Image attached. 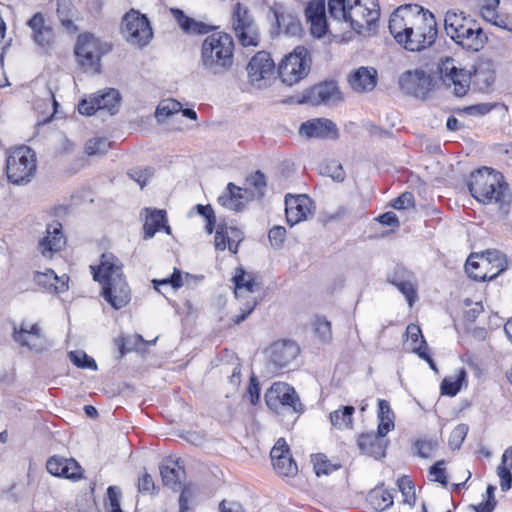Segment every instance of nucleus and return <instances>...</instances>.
<instances>
[{
    "label": "nucleus",
    "instance_id": "obj_62",
    "mask_svg": "<svg viewBox=\"0 0 512 512\" xmlns=\"http://www.w3.org/2000/svg\"><path fill=\"white\" fill-rule=\"evenodd\" d=\"M393 207L398 210H404L414 207V197L410 192H405L395 199Z\"/></svg>",
    "mask_w": 512,
    "mask_h": 512
},
{
    "label": "nucleus",
    "instance_id": "obj_23",
    "mask_svg": "<svg viewBox=\"0 0 512 512\" xmlns=\"http://www.w3.org/2000/svg\"><path fill=\"white\" fill-rule=\"evenodd\" d=\"M347 81L353 92L368 93L376 87L377 71L373 67H359L350 72Z\"/></svg>",
    "mask_w": 512,
    "mask_h": 512
},
{
    "label": "nucleus",
    "instance_id": "obj_15",
    "mask_svg": "<svg viewBox=\"0 0 512 512\" xmlns=\"http://www.w3.org/2000/svg\"><path fill=\"white\" fill-rule=\"evenodd\" d=\"M439 71L444 84L453 87V93L458 96H464L470 85V74L465 69L457 66L452 58H445L439 64Z\"/></svg>",
    "mask_w": 512,
    "mask_h": 512
},
{
    "label": "nucleus",
    "instance_id": "obj_53",
    "mask_svg": "<svg viewBox=\"0 0 512 512\" xmlns=\"http://www.w3.org/2000/svg\"><path fill=\"white\" fill-rule=\"evenodd\" d=\"M423 512H451V504L448 499L430 501L422 505Z\"/></svg>",
    "mask_w": 512,
    "mask_h": 512
},
{
    "label": "nucleus",
    "instance_id": "obj_44",
    "mask_svg": "<svg viewBox=\"0 0 512 512\" xmlns=\"http://www.w3.org/2000/svg\"><path fill=\"white\" fill-rule=\"evenodd\" d=\"M276 19L279 27H283L285 33L290 35H297L301 31V24L299 20L290 13H276Z\"/></svg>",
    "mask_w": 512,
    "mask_h": 512
},
{
    "label": "nucleus",
    "instance_id": "obj_58",
    "mask_svg": "<svg viewBox=\"0 0 512 512\" xmlns=\"http://www.w3.org/2000/svg\"><path fill=\"white\" fill-rule=\"evenodd\" d=\"M196 209L198 213L206 219V231L207 233L211 234L215 224V216L212 207L210 205H197Z\"/></svg>",
    "mask_w": 512,
    "mask_h": 512
},
{
    "label": "nucleus",
    "instance_id": "obj_57",
    "mask_svg": "<svg viewBox=\"0 0 512 512\" xmlns=\"http://www.w3.org/2000/svg\"><path fill=\"white\" fill-rule=\"evenodd\" d=\"M154 288L158 290V285H171L173 288H179L183 286V280L181 276V272L177 269H174V272L170 278H165L162 280H153Z\"/></svg>",
    "mask_w": 512,
    "mask_h": 512
},
{
    "label": "nucleus",
    "instance_id": "obj_64",
    "mask_svg": "<svg viewBox=\"0 0 512 512\" xmlns=\"http://www.w3.org/2000/svg\"><path fill=\"white\" fill-rule=\"evenodd\" d=\"M195 488L193 486H184L179 497V510L186 512L188 509V501L194 495Z\"/></svg>",
    "mask_w": 512,
    "mask_h": 512
},
{
    "label": "nucleus",
    "instance_id": "obj_50",
    "mask_svg": "<svg viewBox=\"0 0 512 512\" xmlns=\"http://www.w3.org/2000/svg\"><path fill=\"white\" fill-rule=\"evenodd\" d=\"M468 433V426L466 424L457 425L449 437V446L455 450L459 449Z\"/></svg>",
    "mask_w": 512,
    "mask_h": 512
},
{
    "label": "nucleus",
    "instance_id": "obj_30",
    "mask_svg": "<svg viewBox=\"0 0 512 512\" xmlns=\"http://www.w3.org/2000/svg\"><path fill=\"white\" fill-rule=\"evenodd\" d=\"M144 213L143 230L145 239L152 238L162 228L170 234V227L166 225V213L164 210L145 209Z\"/></svg>",
    "mask_w": 512,
    "mask_h": 512
},
{
    "label": "nucleus",
    "instance_id": "obj_13",
    "mask_svg": "<svg viewBox=\"0 0 512 512\" xmlns=\"http://www.w3.org/2000/svg\"><path fill=\"white\" fill-rule=\"evenodd\" d=\"M121 31L126 41L137 47L147 45L153 37L148 19L135 10L125 14Z\"/></svg>",
    "mask_w": 512,
    "mask_h": 512
},
{
    "label": "nucleus",
    "instance_id": "obj_49",
    "mask_svg": "<svg viewBox=\"0 0 512 512\" xmlns=\"http://www.w3.org/2000/svg\"><path fill=\"white\" fill-rule=\"evenodd\" d=\"M438 445L439 443L437 439L434 438H425L415 442V447L417 449L418 456L422 458L432 457Z\"/></svg>",
    "mask_w": 512,
    "mask_h": 512
},
{
    "label": "nucleus",
    "instance_id": "obj_9",
    "mask_svg": "<svg viewBox=\"0 0 512 512\" xmlns=\"http://www.w3.org/2000/svg\"><path fill=\"white\" fill-rule=\"evenodd\" d=\"M310 67L309 51L303 46H297L281 61L278 68L279 77L287 86H293L308 75Z\"/></svg>",
    "mask_w": 512,
    "mask_h": 512
},
{
    "label": "nucleus",
    "instance_id": "obj_45",
    "mask_svg": "<svg viewBox=\"0 0 512 512\" xmlns=\"http://www.w3.org/2000/svg\"><path fill=\"white\" fill-rule=\"evenodd\" d=\"M57 15L66 29L73 27L74 7L70 0L57 1Z\"/></svg>",
    "mask_w": 512,
    "mask_h": 512
},
{
    "label": "nucleus",
    "instance_id": "obj_55",
    "mask_svg": "<svg viewBox=\"0 0 512 512\" xmlns=\"http://www.w3.org/2000/svg\"><path fill=\"white\" fill-rule=\"evenodd\" d=\"M396 287L404 294L409 306L411 307L417 299L416 289L413 283L409 281H402L396 283Z\"/></svg>",
    "mask_w": 512,
    "mask_h": 512
},
{
    "label": "nucleus",
    "instance_id": "obj_12",
    "mask_svg": "<svg viewBox=\"0 0 512 512\" xmlns=\"http://www.w3.org/2000/svg\"><path fill=\"white\" fill-rule=\"evenodd\" d=\"M233 282L235 297L239 301H242L243 305L240 307V310L242 311L241 316H237L234 319V322L239 324L246 319L257 305V301L253 296V293L258 288V283L255 281L254 277L250 273H247L243 268H237L235 270Z\"/></svg>",
    "mask_w": 512,
    "mask_h": 512
},
{
    "label": "nucleus",
    "instance_id": "obj_47",
    "mask_svg": "<svg viewBox=\"0 0 512 512\" xmlns=\"http://www.w3.org/2000/svg\"><path fill=\"white\" fill-rule=\"evenodd\" d=\"M110 147V143L106 138L96 137L87 141L85 152L89 156H100L105 154Z\"/></svg>",
    "mask_w": 512,
    "mask_h": 512
},
{
    "label": "nucleus",
    "instance_id": "obj_5",
    "mask_svg": "<svg viewBox=\"0 0 512 512\" xmlns=\"http://www.w3.org/2000/svg\"><path fill=\"white\" fill-rule=\"evenodd\" d=\"M444 29L456 44L468 51L478 52L487 42V36L480 25L463 11H447Z\"/></svg>",
    "mask_w": 512,
    "mask_h": 512
},
{
    "label": "nucleus",
    "instance_id": "obj_19",
    "mask_svg": "<svg viewBox=\"0 0 512 512\" xmlns=\"http://www.w3.org/2000/svg\"><path fill=\"white\" fill-rule=\"evenodd\" d=\"M299 135L306 139H331L338 138V129L335 123L327 118H314L302 123L299 127Z\"/></svg>",
    "mask_w": 512,
    "mask_h": 512
},
{
    "label": "nucleus",
    "instance_id": "obj_8",
    "mask_svg": "<svg viewBox=\"0 0 512 512\" xmlns=\"http://www.w3.org/2000/svg\"><path fill=\"white\" fill-rule=\"evenodd\" d=\"M506 267L507 259L505 255L494 250L470 255L465 270L469 277L474 280L486 281L496 278Z\"/></svg>",
    "mask_w": 512,
    "mask_h": 512
},
{
    "label": "nucleus",
    "instance_id": "obj_61",
    "mask_svg": "<svg viewBox=\"0 0 512 512\" xmlns=\"http://www.w3.org/2000/svg\"><path fill=\"white\" fill-rule=\"evenodd\" d=\"M156 486L152 476L148 473H144L138 480V491L141 493L152 494Z\"/></svg>",
    "mask_w": 512,
    "mask_h": 512
},
{
    "label": "nucleus",
    "instance_id": "obj_51",
    "mask_svg": "<svg viewBox=\"0 0 512 512\" xmlns=\"http://www.w3.org/2000/svg\"><path fill=\"white\" fill-rule=\"evenodd\" d=\"M496 487L492 484H489L486 488V501L479 503L478 505L473 506L475 512H492L495 505L496 500L494 497V492Z\"/></svg>",
    "mask_w": 512,
    "mask_h": 512
},
{
    "label": "nucleus",
    "instance_id": "obj_1",
    "mask_svg": "<svg viewBox=\"0 0 512 512\" xmlns=\"http://www.w3.org/2000/svg\"><path fill=\"white\" fill-rule=\"evenodd\" d=\"M389 30L396 42L411 52L431 47L437 38L434 15L416 4L398 7L390 16Z\"/></svg>",
    "mask_w": 512,
    "mask_h": 512
},
{
    "label": "nucleus",
    "instance_id": "obj_29",
    "mask_svg": "<svg viewBox=\"0 0 512 512\" xmlns=\"http://www.w3.org/2000/svg\"><path fill=\"white\" fill-rule=\"evenodd\" d=\"M34 281L40 287L53 293H61L68 288V277L66 275L59 277L51 269H47L44 272H36L34 274Z\"/></svg>",
    "mask_w": 512,
    "mask_h": 512
},
{
    "label": "nucleus",
    "instance_id": "obj_34",
    "mask_svg": "<svg viewBox=\"0 0 512 512\" xmlns=\"http://www.w3.org/2000/svg\"><path fill=\"white\" fill-rule=\"evenodd\" d=\"M15 340L20 342L23 346H27L36 351H42L45 348L42 343H38L41 342L42 339L37 324H32L29 329L22 327L15 333Z\"/></svg>",
    "mask_w": 512,
    "mask_h": 512
},
{
    "label": "nucleus",
    "instance_id": "obj_10",
    "mask_svg": "<svg viewBox=\"0 0 512 512\" xmlns=\"http://www.w3.org/2000/svg\"><path fill=\"white\" fill-rule=\"evenodd\" d=\"M231 27L243 47H257L260 35L257 24L247 7L236 3L231 14Z\"/></svg>",
    "mask_w": 512,
    "mask_h": 512
},
{
    "label": "nucleus",
    "instance_id": "obj_24",
    "mask_svg": "<svg viewBox=\"0 0 512 512\" xmlns=\"http://www.w3.org/2000/svg\"><path fill=\"white\" fill-rule=\"evenodd\" d=\"M299 347L293 341H278L267 350L269 360L277 367H285L299 354Z\"/></svg>",
    "mask_w": 512,
    "mask_h": 512
},
{
    "label": "nucleus",
    "instance_id": "obj_18",
    "mask_svg": "<svg viewBox=\"0 0 512 512\" xmlns=\"http://www.w3.org/2000/svg\"><path fill=\"white\" fill-rule=\"evenodd\" d=\"M304 102L318 106L331 105L342 100V94L334 81H325L309 88L303 95Z\"/></svg>",
    "mask_w": 512,
    "mask_h": 512
},
{
    "label": "nucleus",
    "instance_id": "obj_26",
    "mask_svg": "<svg viewBox=\"0 0 512 512\" xmlns=\"http://www.w3.org/2000/svg\"><path fill=\"white\" fill-rule=\"evenodd\" d=\"M46 468L54 476L71 480L81 478V467L74 459L53 456L47 461Z\"/></svg>",
    "mask_w": 512,
    "mask_h": 512
},
{
    "label": "nucleus",
    "instance_id": "obj_21",
    "mask_svg": "<svg viewBox=\"0 0 512 512\" xmlns=\"http://www.w3.org/2000/svg\"><path fill=\"white\" fill-rule=\"evenodd\" d=\"M399 85L406 94L425 98L431 89V79L424 71L416 69L404 72Z\"/></svg>",
    "mask_w": 512,
    "mask_h": 512
},
{
    "label": "nucleus",
    "instance_id": "obj_59",
    "mask_svg": "<svg viewBox=\"0 0 512 512\" xmlns=\"http://www.w3.org/2000/svg\"><path fill=\"white\" fill-rule=\"evenodd\" d=\"M97 110H99V107L97 105V101H96L94 95L89 96V98L83 99L78 104V111L82 115L89 116V115L94 114Z\"/></svg>",
    "mask_w": 512,
    "mask_h": 512
},
{
    "label": "nucleus",
    "instance_id": "obj_42",
    "mask_svg": "<svg viewBox=\"0 0 512 512\" xmlns=\"http://www.w3.org/2000/svg\"><path fill=\"white\" fill-rule=\"evenodd\" d=\"M182 110L180 102L174 99L162 100L156 109L155 116L159 122H164L169 116Z\"/></svg>",
    "mask_w": 512,
    "mask_h": 512
},
{
    "label": "nucleus",
    "instance_id": "obj_6",
    "mask_svg": "<svg viewBox=\"0 0 512 512\" xmlns=\"http://www.w3.org/2000/svg\"><path fill=\"white\" fill-rule=\"evenodd\" d=\"M469 191L472 196L484 204H509L512 195L500 172L483 167L471 173Z\"/></svg>",
    "mask_w": 512,
    "mask_h": 512
},
{
    "label": "nucleus",
    "instance_id": "obj_52",
    "mask_svg": "<svg viewBox=\"0 0 512 512\" xmlns=\"http://www.w3.org/2000/svg\"><path fill=\"white\" fill-rule=\"evenodd\" d=\"M444 461L440 460L436 462L429 469V479L434 482H439L443 486L447 485V475L445 468L443 467Z\"/></svg>",
    "mask_w": 512,
    "mask_h": 512
},
{
    "label": "nucleus",
    "instance_id": "obj_37",
    "mask_svg": "<svg viewBox=\"0 0 512 512\" xmlns=\"http://www.w3.org/2000/svg\"><path fill=\"white\" fill-rule=\"evenodd\" d=\"M367 501L376 512H382L393 505L392 494L381 488H375L368 494Z\"/></svg>",
    "mask_w": 512,
    "mask_h": 512
},
{
    "label": "nucleus",
    "instance_id": "obj_36",
    "mask_svg": "<svg viewBox=\"0 0 512 512\" xmlns=\"http://www.w3.org/2000/svg\"><path fill=\"white\" fill-rule=\"evenodd\" d=\"M183 474L184 471L182 467L178 465V462L172 463V465L163 463L160 466V475L163 484L172 490H177L181 487V477Z\"/></svg>",
    "mask_w": 512,
    "mask_h": 512
},
{
    "label": "nucleus",
    "instance_id": "obj_48",
    "mask_svg": "<svg viewBox=\"0 0 512 512\" xmlns=\"http://www.w3.org/2000/svg\"><path fill=\"white\" fill-rule=\"evenodd\" d=\"M69 358L71 362L79 368L97 370L95 360L83 351H71Z\"/></svg>",
    "mask_w": 512,
    "mask_h": 512
},
{
    "label": "nucleus",
    "instance_id": "obj_16",
    "mask_svg": "<svg viewBox=\"0 0 512 512\" xmlns=\"http://www.w3.org/2000/svg\"><path fill=\"white\" fill-rule=\"evenodd\" d=\"M265 400L270 409L278 411L280 408H291L298 412V397L293 387L287 383H274L266 392Z\"/></svg>",
    "mask_w": 512,
    "mask_h": 512
},
{
    "label": "nucleus",
    "instance_id": "obj_35",
    "mask_svg": "<svg viewBox=\"0 0 512 512\" xmlns=\"http://www.w3.org/2000/svg\"><path fill=\"white\" fill-rule=\"evenodd\" d=\"M497 476L500 479V489L503 492L508 491L512 486V446L504 451L497 467Z\"/></svg>",
    "mask_w": 512,
    "mask_h": 512
},
{
    "label": "nucleus",
    "instance_id": "obj_17",
    "mask_svg": "<svg viewBox=\"0 0 512 512\" xmlns=\"http://www.w3.org/2000/svg\"><path fill=\"white\" fill-rule=\"evenodd\" d=\"M314 210L313 201L305 194L285 196V214L287 223L294 226L306 221Z\"/></svg>",
    "mask_w": 512,
    "mask_h": 512
},
{
    "label": "nucleus",
    "instance_id": "obj_38",
    "mask_svg": "<svg viewBox=\"0 0 512 512\" xmlns=\"http://www.w3.org/2000/svg\"><path fill=\"white\" fill-rule=\"evenodd\" d=\"M93 95L97 101L99 110L106 109L110 111L111 114L117 110L120 103V94L117 90L109 88L102 93H95Z\"/></svg>",
    "mask_w": 512,
    "mask_h": 512
},
{
    "label": "nucleus",
    "instance_id": "obj_31",
    "mask_svg": "<svg viewBox=\"0 0 512 512\" xmlns=\"http://www.w3.org/2000/svg\"><path fill=\"white\" fill-rule=\"evenodd\" d=\"M381 438L378 434L366 433L358 437L357 444L362 453L378 459L385 456V445Z\"/></svg>",
    "mask_w": 512,
    "mask_h": 512
},
{
    "label": "nucleus",
    "instance_id": "obj_4",
    "mask_svg": "<svg viewBox=\"0 0 512 512\" xmlns=\"http://www.w3.org/2000/svg\"><path fill=\"white\" fill-rule=\"evenodd\" d=\"M235 43L226 32H214L204 38L200 48L199 64L209 75H221L234 64Z\"/></svg>",
    "mask_w": 512,
    "mask_h": 512
},
{
    "label": "nucleus",
    "instance_id": "obj_11",
    "mask_svg": "<svg viewBox=\"0 0 512 512\" xmlns=\"http://www.w3.org/2000/svg\"><path fill=\"white\" fill-rule=\"evenodd\" d=\"M107 48L93 34H81L75 45V55L78 63L86 71L92 74L98 73L100 60Z\"/></svg>",
    "mask_w": 512,
    "mask_h": 512
},
{
    "label": "nucleus",
    "instance_id": "obj_28",
    "mask_svg": "<svg viewBox=\"0 0 512 512\" xmlns=\"http://www.w3.org/2000/svg\"><path fill=\"white\" fill-rule=\"evenodd\" d=\"M27 24L32 31V38L37 45L46 47L52 44V29L46 24L45 18L41 13L34 14Z\"/></svg>",
    "mask_w": 512,
    "mask_h": 512
},
{
    "label": "nucleus",
    "instance_id": "obj_25",
    "mask_svg": "<svg viewBox=\"0 0 512 512\" xmlns=\"http://www.w3.org/2000/svg\"><path fill=\"white\" fill-rule=\"evenodd\" d=\"M404 348L418 354V356L426 360L433 370H436L435 364L429 357L426 341L422 335L421 329L416 324H409L406 328V339L404 341Z\"/></svg>",
    "mask_w": 512,
    "mask_h": 512
},
{
    "label": "nucleus",
    "instance_id": "obj_2",
    "mask_svg": "<svg viewBox=\"0 0 512 512\" xmlns=\"http://www.w3.org/2000/svg\"><path fill=\"white\" fill-rule=\"evenodd\" d=\"M93 278L102 287V296L114 309L125 307L131 291L123 275L122 262L112 253H104L98 266H91Z\"/></svg>",
    "mask_w": 512,
    "mask_h": 512
},
{
    "label": "nucleus",
    "instance_id": "obj_39",
    "mask_svg": "<svg viewBox=\"0 0 512 512\" xmlns=\"http://www.w3.org/2000/svg\"><path fill=\"white\" fill-rule=\"evenodd\" d=\"M466 371L460 369L456 374L446 377L441 384L442 394L455 396L462 388L466 380Z\"/></svg>",
    "mask_w": 512,
    "mask_h": 512
},
{
    "label": "nucleus",
    "instance_id": "obj_14",
    "mask_svg": "<svg viewBox=\"0 0 512 512\" xmlns=\"http://www.w3.org/2000/svg\"><path fill=\"white\" fill-rule=\"evenodd\" d=\"M275 64L269 53L260 51L247 65L249 82L256 88H265L274 79Z\"/></svg>",
    "mask_w": 512,
    "mask_h": 512
},
{
    "label": "nucleus",
    "instance_id": "obj_54",
    "mask_svg": "<svg viewBox=\"0 0 512 512\" xmlns=\"http://www.w3.org/2000/svg\"><path fill=\"white\" fill-rule=\"evenodd\" d=\"M268 237L273 247L280 248L286 238V229L282 226H275L269 231Z\"/></svg>",
    "mask_w": 512,
    "mask_h": 512
},
{
    "label": "nucleus",
    "instance_id": "obj_32",
    "mask_svg": "<svg viewBox=\"0 0 512 512\" xmlns=\"http://www.w3.org/2000/svg\"><path fill=\"white\" fill-rule=\"evenodd\" d=\"M170 12L182 31L187 34H205L210 30L208 25L186 16L180 9L171 8Z\"/></svg>",
    "mask_w": 512,
    "mask_h": 512
},
{
    "label": "nucleus",
    "instance_id": "obj_63",
    "mask_svg": "<svg viewBox=\"0 0 512 512\" xmlns=\"http://www.w3.org/2000/svg\"><path fill=\"white\" fill-rule=\"evenodd\" d=\"M379 425L377 429V434L380 437L386 436L391 430L394 429V417H378Z\"/></svg>",
    "mask_w": 512,
    "mask_h": 512
},
{
    "label": "nucleus",
    "instance_id": "obj_40",
    "mask_svg": "<svg viewBox=\"0 0 512 512\" xmlns=\"http://www.w3.org/2000/svg\"><path fill=\"white\" fill-rule=\"evenodd\" d=\"M355 409L352 406H345L342 409L330 413L331 424L338 429L352 428L353 413Z\"/></svg>",
    "mask_w": 512,
    "mask_h": 512
},
{
    "label": "nucleus",
    "instance_id": "obj_27",
    "mask_svg": "<svg viewBox=\"0 0 512 512\" xmlns=\"http://www.w3.org/2000/svg\"><path fill=\"white\" fill-rule=\"evenodd\" d=\"M64 244L65 238L62 233V225L59 222H53L47 225L46 236L39 242V250L43 256L51 257Z\"/></svg>",
    "mask_w": 512,
    "mask_h": 512
},
{
    "label": "nucleus",
    "instance_id": "obj_46",
    "mask_svg": "<svg viewBox=\"0 0 512 512\" xmlns=\"http://www.w3.org/2000/svg\"><path fill=\"white\" fill-rule=\"evenodd\" d=\"M398 488L403 497V503L413 507L416 503V494L413 482L407 476H403L397 481Z\"/></svg>",
    "mask_w": 512,
    "mask_h": 512
},
{
    "label": "nucleus",
    "instance_id": "obj_22",
    "mask_svg": "<svg viewBox=\"0 0 512 512\" xmlns=\"http://www.w3.org/2000/svg\"><path fill=\"white\" fill-rule=\"evenodd\" d=\"M305 15L310 24L311 34L317 38L324 36L328 28L326 0H310Z\"/></svg>",
    "mask_w": 512,
    "mask_h": 512
},
{
    "label": "nucleus",
    "instance_id": "obj_56",
    "mask_svg": "<svg viewBox=\"0 0 512 512\" xmlns=\"http://www.w3.org/2000/svg\"><path fill=\"white\" fill-rule=\"evenodd\" d=\"M243 240V234L237 228L230 227L228 228V249L231 253H237L238 245Z\"/></svg>",
    "mask_w": 512,
    "mask_h": 512
},
{
    "label": "nucleus",
    "instance_id": "obj_41",
    "mask_svg": "<svg viewBox=\"0 0 512 512\" xmlns=\"http://www.w3.org/2000/svg\"><path fill=\"white\" fill-rule=\"evenodd\" d=\"M311 462L317 476L329 475L340 467L338 463H332L324 454L313 455Z\"/></svg>",
    "mask_w": 512,
    "mask_h": 512
},
{
    "label": "nucleus",
    "instance_id": "obj_43",
    "mask_svg": "<svg viewBox=\"0 0 512 512\" xmlns=\"http://www.w3.org/2000/svg\"><path fill=\"white\" fill-rule=\"evenodd\" d=\"M500 0H479V12L481 17L492 25L499 18L498 7Z\"/></svg>",
    "mask_w": 512,
    "mask_h": 512
},
{
    "label": "nucleus",
    "instance_id": "obj_60",
    "mask_svg": "<svg viewBox=\"0 0 512 512\" xmlns=\"http://www.w3.org/2000/svg\"><path fill=\"white\" fill-rule=\"evenodd\" d=\"M314 331L322 340H328L331 337V324L325 319H318L314 323Z\"/></svg>",
    "mask_w": 512,
    "mask_h": 512
},
{
    "label": "nucleus",
    "instance_id": "obj_33",
    "mask_svg": "<svg viewBox=\"0 0 512 512\" xmlns=\"http://www.w3.org/2000/svg\"><path fill=\"white\" fill-rule=\"evenodd\" d=\"M245 196L242 188L229 183L225 192L218 197V203L229 209L238 211L244 204Z\"/></svg>",
    "mask_w": 512,
    "mask_h": 512
},
{
    "label": "nucleus",
    "instance_id": "obj_7",
    "mask_svg": "<svg viewBox=\"0 0 512 512\" xmlns=\"http://www.w3.org/2000/svg\"><path fill=\"white\" fill-rule=\"evenodd\" d=\"M37 159L35 152L28 146L10 149L6 158V175L14 185L30 183L36 173Z\"/></svg>",
    "mask_w": 512,
    "mask_h": 512
},
{
    "label": "nucleus",
    "instance_id": "obj_3",
    "mask_svg": "<svg viewBox=\"0 0 512 512\" xmlns=\"http://www.w3.org/2000/svg\"><path fill=\"white\" fill-rule=\"evenodd\" d=\"M330 17L339 23H347L360 35H370L379 19L377 0H327Z\"/></svg>",
    "mask_w": 512,
    "mask_h": 512
},
{
    "label": "nucleus",
    "instance_id": "obj_20",
    "mask_svg": "<svg viewBox=\"0 0 512 512\" xmlns=\"http://www.w3.org/2000/svg\"><path fill=\"white\" fill-rule=\"evenodd\" d=\"M273 468L282 476L293 477L298 472V467L289 447L283 438H280L270 452Z\"/></svg>",
    "mask_w": 512,
    "mask_h": 512
}]
</instances>
